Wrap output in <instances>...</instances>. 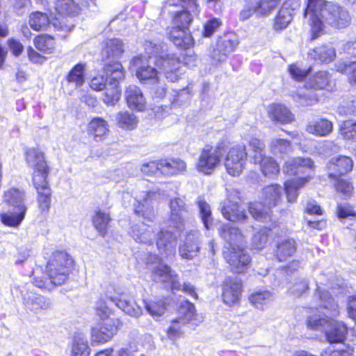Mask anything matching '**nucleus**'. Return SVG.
Listing matches in <instances>:
<instances>
[{"instance_id":"obj_1","label":"nucleus","mask_w":356,"mask_h":356,"mask_svg":"<svg viewBox=\"0 0 356 356\" xmlns=\"http://www.w3.org/2000/svg\"><path fill=\"white\" fill-rule=\"evenodd\" d=\"M304 17L310 26L311 40H314L321 35L325 24L341 29L351 23V17L343 7L326 0H307Z\"/></svg>"},{"instance_id":"obj_2","label":"nucleus","mask_w":356,"mask_h":356,"mask_svg":"<svg viewBox=\"0 0 356 356\" xmlns=\"http://www.w3.org/2000/svg\"><path fill=\"white\" fill-rule=\"evenodd\" d=\"M71 257L64 251H56L48 261L46 274L34 277L33 284L40 289L51 291L64 284L68 279L72 264Z\"/></svg>"},{"instance_id":"obj_3","label":"nucleus","mask_w":356,"mask_h":356,"mask_svg":"<svg viewBox=\"0 0 356 356\" xmlns=\"http://www.w3.org/2000/svg\"><path fill=\"white\" fill-rule=\"evenodd\" d=\"M316 295L321 300V306L330 312V319L324 332L326 339L330 343L342 342L346 337L348 328L343 321L334 318L339 314L338 304L334 301L328 291L317 285Z\"/></svg>"},{"instance_id":"obj_4","label":"nucleus","mask_w":356,"mask_h":356,"mask_svg":"<svg viewBox=\"0 0 356 356\" xmlns=\"http://www.w3.org/2000/svg\"><path fill=\"white\" fill-rule=\"evenodd\" d=\"M3 201L13 207V211L1 213V222L7 226L18 227L24 220L28 210L25 203V192L19 188H10L3 192Z\"/></svg>"},{"instance_id":"obj_5","label":"nucleus","mask_w":356,"mask_h":356,"mask_svg":"<svg viewBox=\"0 0 356 356\" xmlns=\"http://www.w3.org/2000/svg\"><path fill=\"white\" fill-rule=\"evenodd\" d=\"M282 188L278 184H272L264 188L261 202L250 203L248 210L257 220L266 222L270 220V214L266 209L277 205L282 200Z\"/></svg>"},{"instance_id":"obj_6","label":"nucleus","mask_w":356,"mask_h":356,"mask_svg":"<svg viewBox=\"0 0 356 356\" xmlns=\"http://www.w3.org/2000/svg\"><path fill=\"white\" fill-rule=\"evenodd\" d=\"M104 71L106 76L109 77V88H106L103 102L107 106H113L120 98L121 88L119 86V83L124 77V71L122 64L119 62L106 63L104 67Z\"/></svg>"},{"instance_id":"obj_7","label":"nucleus","mask_w":356,"mask_h":356,"mask_svg":"<svg viewBox=\"0 0 356 356\" xmlns=\"http://www.w3.org/2000/svg\"><path fill=\"white\" fill-rule=\"evenodd\" d=\"M25 159L27 165L32 169L33 184H42L47 180L49 168L47 163L44 152L38 147L26 150Z\"/></svg>"},{"instance_id":"obj_8","label":"nucleus","mask_w":356,"mask_h":356,"mask_svg":"<svg viewBox=\"0 0 356 356\" xmlns=\"http://www.w3.org/2000/svg\"><path fill=\"white\" fill-rule=\"evenodd\" d=\"M160 193L156 191H141L136 195L137 204L134 205V211L145 220L152 221L154 218V205L158 203Z\"/></svg>"},{"instance_id":"obj_9","label":"nucleus","mask_w":356,"mask_h":356,"mask_svg":"<svg viewBox=\"0 0 356 356\" xmlns=\"http://www.w3.org/2000/svg\"><path fill=\"white\" fill-rule=\"evenodd\" d=\"M185 307H182L180 313L183 316L173 319L169 327L166 329L168 338L175 341L184 334L183 326L188 323H192L195 316V309L194 305L186 301Z\"/></svg>"},{"instance_id":"obj_10","label":"nucleus","mask_w":356,"mask_h":356,"mask_svg":"<svg viewBox=\"0 0 356 356\" xmlns=\"http://www.w3.org/2000/svg\"><path fill=\"white\" fill-rule=\"evenodd\" d=\"M247 155L244 145H237L231 147L225 161L227 172L232 176H239L245 168Z\"/></svg>"},{"instance_id":"obj_11","label":"nucleus","mask_w":356,"mask_h":356,"mask_svg":"<svg viewBox=\"0 0 356 356\" xmlns=\"http://www.w3.org/2000/svg\"><path fill=\"white\" fill-rule=\"evenodd\" d=\"M221 156L222 152L220 147L205 146L201 151L196 163L197 170L204 175L211 174L219 165Z\"/></svg>"},{"instance_id":"obj_12","label":"nucleus","mask_w":356,"mask_h":356,"mask_svg":"<svg viewBox=\"0 0 356 356\" xmlns=\"http://www.w3.org/2000/svg\"><path fill=\"white\" fill-rule=\"evenodd\" d=\"M170 208L169 222L175 228L181 230L190 216L189 207L184 199L176 197L170 199L168 203Z\"/></svg>"},{"instance_id":"obj_13","label":"nucleus","mask_w":356,"mask_h":356,"mask_svg":"<svg viewBox=\"0 0 356 356\" xmlns=\"http://www.w3.org/2000/svg\"><path fill=\"white\" fill-rule=\"evenodd\" d=\"M169 6H179L185 8L180 12H177L173 19L175 27L188 29V25L192 21L191 13L197 15L199 13L196 0H168Z\"/></svg>"},{"instance_id":"obj_14","label":"nucleus","mask_w":356,"mask_h":356,"mask_svg":"<svg viewBox=\"0 0 356 356\" xmlns=\"http://www.w3.org/2000/svg\"><path fill=\"white\" fill-rule=\"evenodd\" d=\"M151 59V56L147 59L145 56H138L134 57L131 63L135 68L136 76L140 82L154 84L159 81V76L157 70L149 65Z\"/></svg>"},{"instance_id":"obj_15","label":"nucleus","mask_w":356,"mask_h":356,"mask_svg":"<svg viewBox=\"0 0 356 356\" xmlns=\"http://www.w3.org/2000/svg\"><path fill=\"white\" fill-rule=\"evenodd\" d=\"M155 65L163 71L170 81L175 82L178 80L181 74V62L175 54L167 53L159 56L155 60Z\"/></svg>"},{"instance_id":"obj_16","label":"nucleus","mask_w":356,"mask_h":356,"mask_svg":"<svg viewBox=\"0 0 356 356\" xmlns=\"http://www.w3.org/2000/svg\"><path fill=\"white\" fill-rule=\"evenodd\" d=\"M223 254L232 270L236 273H244L251 261L250 255L240 246L227 248Z\"/></svg>"},{"instance_id":"obj_17","label":"nucleus","mask_w":356,"mask_h":356,"mask_svg":"<svg viewBox=\"0 0 356 356\" xmlns=\"http://www.w3.org/2000/svg\"><path fill=\"white\" fill-rule=\"evenodd\" d=\"M31 286L29 284L26 291H21L26 310L38 314L49 309L51 306L50 300L40 294L31 291Z\"/></svg>"},{"instance_id":"obj_18","label":"nucleus","mask_w":356,"mask_h":356,"mask_svg":"<svg viewBox=\"0 0 356 356\" xmlns=\"http://www.w3.org/2000/svg\"><path fill=\"white\" fill-rule=\"evenodd\" d=\"M222 298L225 304L232 306L238 302L242 292V282L237 277H228L222 284Z\"/></svg>"},{"instance_id":"obj_19","label":"nucleus","mask_w":356,"mask_h":356,"mask_svg":"<svg viewBox=\"0 0 356 356\" xmlns=\"http://www.w3.org/2000/svg\"><path fill=\"white\" fill-rule=\"evenodd\" d=\"M152 276L155 282L169 284L172 290L180 289L181 284L177 274L169 266L162 262H159L156 266L152 268Z\"/></svg>"},{"instance_id":"obj_20","label":"nucleus","mask_w":356,"mask_h":356,"mask_svg":"<svg viewBox=\"0 0 356 356\" xmlns=\"http://www.w3.org/2000/svg\"><path fill=\"white\" fill-rule=\"evenodd\" d=\"M353 168L352 159L342 155L331 159L327 164L329 177L334 179L350 172Z\"/></svg>"},{"instance_id":"obj_21","label":"nucleus","mask_w":356,"mask_h":356,"mask_svg":"<svg viewBox=\"0 0 356 356\" xmlns=\"http://www.w3.org/2000/svg\"><path fill=\"white\" fill-rule=\"evenodd\" d=\"M157 248L161 254L166 259L173 257L177 245V236L171 232L161 231L156 241Z\"/></svg>"},{"instance_id":"obj_22","label":"nucleus","mask_w":356,"mask_h":356,"mask_svg":"<svg viewBox=\"0 0 356 356\" xmlns=\"http://www.w3.org/2000/svg\"><path fill=\"white\" fill-rule=\"evenodd\" d=\"M200 233L198 231H192L188 233L185 238L184 244L179 248V252L181 258L192 259L200 250Z\"/></svg>"},{"instance_id":"obj_23","label":"nucleus","mask_w":356,"mask_h":356,"mask_svg":"<svg viewBox=\"0 0 356 356\" xmlns=\"http://www.w3.org/2000/svg\"><path fill=\"white\" fill-rule=\"evenodd\" d=\"M125 99L129 108L143 111L146 107V99L140 88L136 85H129L125 90Z\"/></svg>"},{"instance_id":"obj_24","label":"nucleus","mask_w":356,"mask_h":356,"mask_svg":"<svg viewBox=\"0 0 356 356\" xmlns=\"http://www.w3.org/2000/svg\"><path fill=\"white\" fill-rule=\"evenodd\" d=\"M314 161L310 158L297 157L286 161L283 166V172L289 175L304 173L305 169H313Z\"/></svg>"},{"instance_id":"obj_25","label":"nucleus","mask_w":356,"mask_h":356,"mask_svg":"<svg viewBox=\"0 0 356 356\" xmlns=\"http://www.w3.org/2000/svg\"><path fill=\"white\" fill-rule=\"evenodd\" d=\"M221 212L225 218L232 222H245L248 218L245 209L238 204L223 202L221 204Z\"/></svg>"},{"instance_id":"obj_26","label":"nucleus","mask_w":356,"mask_h":356,"mask_svg":"<svg viewBox=\"0 0 356 356\" xmlns=\"http://www.w3.org/2000/svg\"><path fill=\"white\" fill-rule=\"evenodd\" d=\"M169 38L179 48L188 49L193 44V39L186 29L173 26L169 33Z\"/></svg>"},{"instance_id":"obj_27","label":"nucleus","mask_w":356,"mask_h":356,"mask_svg":"<svg viewBox=\"0 0 356 356\" xmlns=\"http://www.w3.org/2000/svg\"><path fill=\"white\" fill-rule=\"evenodd\" d=\"M299 5L298 0H289L284 3L280 9L275 19L274 27L276 30L286 28L293 19L292 10L289 7L292 5Z\"/></svg>"},{"instance_id":"obj_28","label":"nucleus","mask_w":356,"mask_h":356,"mask_svg":"<svg viewBox=\"0 0 356 356\" xmlns=\"http://www.w3.org/2000/svg\"><path fill=\"white\" fill-rule=\"evenodd\" d=\"M186 169V163L179 159H168L160 161V172L166 176L181 174Z\"/></svg>"},{"instance_id":"obj_29","label":"nucleus","mask_w":356,"mask_h":356,"mask_svg":"<svg viewBox=\"0 0 356 356\" xmlns=\"http://www.w3.org/2000/svg\"><path fill=\"white\" fill-rule=\"evenodd\" d=\"M335 56L334 48L328 44L316 47L308 51L309 58L321 63H330Z\"/></svg>"},{"instance_id":"obj_30","label":"nucleus","mask_w":356,"mask_h":356,"mask_svg":"<svg viewBox=\"0 0 356 356\" xmlns=\"http://www.w3.org/2000/svg\"><path fill=\"white\" fill-rule=\"evenodd\" d=\"M54 9L58 15L69 17L76 16L81 11V8L75 0H56Z\"/></svg>"},{"instance_id":"obj_31","label":"nucleus","mask_w":356,"mask_h":356,"mask_svg":"<svg viewBox=\"0 0 356 356\" xmlns=\"http://www.w3.org/2000/svg\"><path fill=\"white\" fill-rule=\"evenodd\" d=\"M332 122L325 118L309 122L306 128L308 133L316 136H327L332 131Z\"/></svg>"},{"instance_id":"obj_32","label":"nucleus","mask_w":356,"mask_h":356,"mask_svg":"<svg viewBox=\"0 0 356 356\" xmlns=\"http://www.w3.org/2000/svg\"><path fill=\"white\" fill-rule=\"evenodd\" d=\"M309 180L310 177L307 176L303 178H295L285 181L284 191L289 202L293 203L296 202L298 195V190L305 186L306 183L309 182Z\"/></svg>"},{"instance_id":"obj_33","label":"nucleus","mask_w":356,"mask_h":356,"mask_svg":"<svg viewBox=\"0 0 356 356\" xmlns=\"http://www.w3.org/2000/svg\"><path fill=\"white\" fill-rule=\"evenodd\" d=\"M132 236L137 242L145 244H152L155 234L152 229L145 222L132 227Z\"/></svg>"},{"instance_id":"obj_34","label":"nucleus","mask_w":356,"mask_h":356,"mask_svg":"<svg viewBox=\"0 0 356 356\" xmlns=\"http://www.w3.org/2000/svg\"><path fill=\"white\" fill-rule=\"evenodd\" d=\"M38 193V202L40 211L43 213L49 211L51 204V189L47 180L42 184H33Z\"/></svg>"},{"instance_id":"obj_35","label":"nucleus","mask_w":356,"mask_h":356,"mask_svg":"<svg viewBox=\"0 0 356 356\" xmlns=\"http://www.w3.org/2000/svg\"><path fill=\"white\" fill-rule=\"evenodd\" d=\"M220 236L229 244V248H237L239 246L238 244L241 243L244 239L243 234L238 228L229 226V225L222 227Z\"/></svg>"},{"instance_id":"obj_36","label":"nucleus","mask_w":356,"mask_h":356,"mask_svg":"<svg viewBox=\"0 0 356 356\" xmlns=\"http://www.w3.org/2000/svg\"><path fill=\"white\" fill-rule=\"evenodd\" d=\"M269 115L270 118L282 124L291 122L294 120L293 115L284 105L273 104L270 107Z\"/></svg>"},{"instance_id":"obj_37","label":"nucleus","mask_w":356,"mask_h":356,"mask_svg":"<svg viewBox=\"0 0 356 356\" xmlns=\"http://www.w3.org/2000/svg\"><path fill=\"white\" fill-rule=\"evenodd\" d=\"M109 300L111 302H114L115 305L121 309L125 314L132 317L138 318L143 314V310L139 305H138L135 302H130L129 301H127L122 296L120 298L110 297Z\"/></svg>"},{"instance_id":"obj_38","label":"nucleus","mask_w":356,"mask_h":356,"mask_svg":"<svg viewBox=\"0 0 356 356\" xmlns=\"http://www.w3.org/2000/svg\"><path fill=\"white\" fill-rule=\"evenodd\" d=\"M330 83V74L325 71H319L309 78L305 86L316 90L328 89Z\"/></svg>"},{"instance_id":"obj_39","label":"nucleus","mask_w":356,"mask_h":356,"mask_svg":"<svg viewBox=\"0 0 356 356\" xmlns=\"http://www.w3.org/2000/svg\"><path fill=\"white\" fill-rule=\"evenodd\" d=\"M123 51V43L120 40L109 39L104 42L102 55L104 59L110 57L117 58L120 56Z\"/></svg>"},{"instance_id":"obj_40","label":"nucleus","mask_w":356,"mask_h":356,"mask_svg":"<svg viewBox=\"0 0 356 356\" xmlns=\"http://www.w3.org/2000/svg\"><path fill=\"white\" fill-rule=\"evenodd\" d=\"M90 348L87 338L83 334H77L74 337L70 356H89Z\"/></svg>"},{"instance_id":"obj_41","label":"nucleus","mask_w":356,"mask_h":356,"mask_svg":"<svg viewBox=\"0 0 356 356\" xmlns=\"http://www.w3.org/2000/svg\"><path fill=\"white\" fill-rule=\"evenodd\" d=\"M88 131L96 140L101 139L109 131L108 122L102 118H94L88 124Z\"/></svg>"},{"instance_id":"obj_42","label":"nucleus","mask_w":356,"mask_h":356,"mask_svg":"<svg viewBox=\"0 0 356 356\" xmlns=\"http://www.w3.org/2000/svg\"><path fill=\"white\" fill-rule=\"evenodd\" d=\"M115 120L119 127L127 130L134 129L138 123L136 115L129 111H120L115 116Z\"/></svg>"},{"instance_id":"obj_43","label":"nucleus","mask_w":356,"mask_h":356,"mask_svg":"<svg viewBox=\"0 0 356 356\" xmlns=\"http://www.w3.org/2000/svg\"><path fill=\"white\" fill-rule=\"evenodd\" d=\"M147 312L153 318L161 317L166 310V303L162 299L143 300Z\"/></svg>"},{"instance_id":"obj_44","label":"nucleus","mask_w":356,"mask_h":356,"mask_svg":"<svg viewBox=\"0 0 356 356\" xmlns=\"http://www.w3.org/2000/svg\"><path fill=\"white\" fill-rule=\"evenodd\" d=\"M273 296L268 291H259L249 297L251 304L258 309H264L272 300Z\"/></svg>"},{"instance_id":"obj_45","label":"nucleus","mask_w":356,"mask_h":356,"mask_svg":"<svg viewBox=\"0 0 356 356\" xmlns=\"http://www.w3.org/2000/svg\"><path fill=\"white\" fill-rule=\"evenodd\" d=\"M296 251V241L292 239H285L277 246L276 256L279 261L286 260Z\"/></svg>"},{"instance_id":"obj_46","label":"nucleus","mask_w":356,"mask_h":356,"mask_svg":"<svg viewBox=\"0 0 356 356\" xmlns=\"http://www.w3.org/2000/svg\"><path fill=\"white\" fill-rule=\"evenodd\" d=\"M237 45L238 42L236 40H223L220 44L218 45V49L214 50L213 59L216 60L218 63L224 61L227 58V55L233 51Z\"/></svg>"},{"instance_id":"obj_47","label":"nucleus","mask_w":356,"mask_h":356,"mask_svg":"<svg viewBox=\"0 0 356 356\" xmlns=\"http://www.w3.org/2000/svg\"><path fill=\"white\" fill-rule=\"evenodd\" d=\"M330 319L327 315L314 314L307 317V326L310 330L324 332Z\"/></svg>"},{"instance_id":"obj_48","label":"nucleus","mask_w":356,"mask_h":356,"mask_svg":"<svg viewBox=\"0 0 356 356\" xmlns=\"http://www.w3.org/2000/svg\"><path fill=\"white\" fill-rule=\"evenodd\" d=\"M110 220L111 218L108 213L100 209L95 211V215L92 218V223L95 229L102 236H104L106 233Z\"/></svg>"},{"instance_id":"obj_49","label":"nucleus","mask_w":356,"mask_h":356,"mask_svg":"<svg viewBox=\"0 0 356 356\" xmlns=\"http://www.w3.org/2000/svg\"><path fill=\"white\" fill-rule=\"evenodd\" d=\"M86 63L76 64L68 73L67 80L69 83L74 84L76 87L81 86L85 81Z\"/></svg>"},{"instance_id":"obj_50","label":"nucleus","mask_w":356,"mask_h":356,"mask_svg":"<svg viewBox=\"0 0 356 356\" xmlns=\"http://www.w3.org/2000/svg\"><path fill=\"white\" fill-rule=\"evenodd\" d=\"M49 24V19L46 13L34 12L29 16V25L35 31H44Z\"/></svg>"},{"instance_id":"obj_51","label":"nucleus","mask_w":356,"mask_h":356,"mask_svg":"<svg viewBox=\"0 0 356 356\" xmlns=\"http://www.w3.org/2000/svg\"><path fill=\"white\" fill-rule=\"evenodd\" d=\"M36 49L44 54H50L55 47L54 39L47 35L38 36L34 40Z\"/></svg>"},{"instance_id":"obj_52","label":"nucleus","mask_w":356,"mask_h":356,"mask_svg":"<svg viewBox=\"0 0 356 356\" xmlns=\"http://www.w3.org/2000/svg\"><path fill=\"white\" fill-rule=\"evenodd\" d=\"M281 0H258L253 1L254 12L258 15H268Z\"/></svg>"},{"instance_id":"obj_53","label":"nucleus","mask_w":356,"mask_h":356,"mask_svg":"<svg viewBox=\"0 0 356 356\" xmlns=\"http://www.w3.org/2000/svg\"><path fill=\"white\" fill-rule=\"evenodd\" d=\"M201 220L207 229H209L213 224V218L209 204L202 199L197 200Z\"/></svg>"},{"instance_id":"obj_54","label":"nucleus","mask_w":356,"mask_h":356,"mask_svg":"<svg viewBox=\"0 0 356 356\" xmlns=\"http://www.w3.org/2000/svg\"><path fill=\"white\" fill-rule=\"evenodd\" d=\"M270 148L272 153L275 155L280 154L282 156L291 151V146L289 140L281 138H274L271 141Z\"/></svg>"},{"instance_id":"obj_55","label":"nucleus","mask_w":356,"mask_h":356,"mask_svg":"<svg viewBox=\"0 0 356 356\" xmlns=\"http://www.w3.org/2000/svg\"><path fill=\"white\" fill-rule=\"evenodd\" d=\"M309 281L305 278H298L289 288V292L294 297H300L309 289Z\"/></svg>"},{"instance_id":"obj_56","label":"nucleus","mask_w":356,"mask_h":356,"mask_svg":"<svg viewBox=\"0 0 356 356\" xmlns=\"http://www.w3.org/2000/svg\"><path fill=\"white\" fill-rule=\"evenodd\" d=\"M111 296L106 295V299L102 300L100 299L97 302V314L100 316L102 319L109 318V316L111 314V309L110 306L111 304H114V302H111L109 298Z\"/></svg>"},{"instance_id":"obj_57","label":"nucleus","mask_w":356,"mask_h":356,"mask_svg":"<svg viewBox=\"0 0 356 356\" xmlns=\"http://www.w3.org/2000/svg\"><path fill=\"white\" fill-rule=\"evenodd\" d=\"M261 170L265 176L275 175L280 171L279 165L271 157H268L260 165Z\"/></svg>"},{"instance_id":"obj_58","label":"nucleus","mask_w":356,"mask_h":356,"mask_svg":"<svg viewBox=\"0 0 356 356\" xmlns=\"http://www.w3.org/2000/svg\"><path fill=\"white\" fill-rule=\"evenodd\" d=\"M341 131L346 139L356 140V122L352 120L343 122L341 127Z\"/></svg>"},{"instance_id":"obj_59","label":"nucleus","mask_w":356,"mask_h":356,"mask_svg":"<svg viewBox=\"0 0 356 356\" xmlns=\"http://www.w3.org/2000/svg\"><path fill=\"white\" fill-rule=\"evenodd\" d=\"M336 190L341 194L343 198L351 197L353 192V186L352 184L346 179H339L335 185Z\"/></svg>"},{"instance_id":"obj_60","label":"nucleus","mask_w":356,"mask_h":356,"mask_svg":"<svg viewBox=\"0 0 356 356\" xmlns=\"http://www.w3.org/2000/svg\"><path fill=\"white\" fill-rule=\"evenodd\" d=\"M337 213L338 218L341 220L356 217V212L353 207L347 203L338 204Z\"/></svg>"},{"instance_id":"obj_61","label":"nucleus","mask_w":356,"mask_h":356,"mask_svg":"<svg viewBox=\"0 0 356 356\" xmlns=\"http://www.w3.org/2000/svg\"><path fill=\"white\" fill-rule=\"evenodd\" d=\"M122 325V324L118 318H107L104 319L100 327L107 333L111 332V335L113 336Z\"/></svg>"},{"instance_id":"obj_62","label":"nucleus","mask_w":356,"mask_h":356,"mask_svg":"<svg viewBox=\"0 0 356 356\" xmlns=\"http://www.w3.org/2000/svg\"><path fill=\"white\" fill-rule=\"evenodd\" d=\"M337 111L341 115H356V99L343 102L338 107Z\"/></svg>"},{"instance_id":"obj_63","label":"nucleus","mask_w":356,"mask_h":356,"mask_svg":"<svg viewBox=\"0 0 356 356\" xmlns=\"http://www.w3.org/2000/svg\"><path fill=\"white\" fill-rule=\"evenodd\" d=\"M309 70L310 68H309L308 70L300 69L295 64H292L289 67V72L291 76L293 77V79L297 81L303 80L307 76Z\"/></svg>"},{"instance_id":"obj_64","label":"nucleus","mask_w":356,"mask_h":356,"mask_svg":"<svg viewBox=\"0 0 356 356\" xmlns=\"http://www.w3.org/2000/svg\"><path fill=\"white\" fill-rule=\"evenodd\" d=\"M106 81L103 75L98 74L92 78L90 86L94 90L100 91L106 88Z\"/></svg>"}]
</instances>
